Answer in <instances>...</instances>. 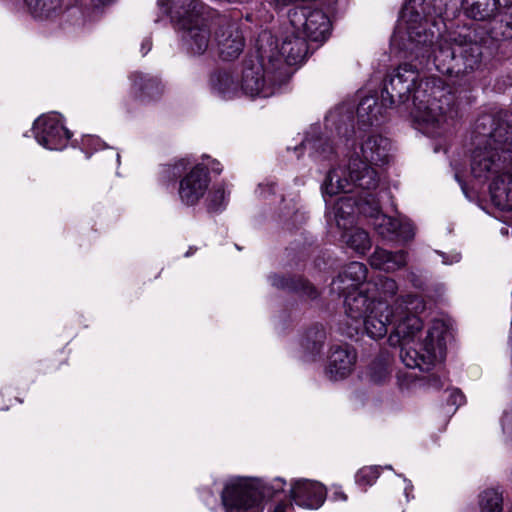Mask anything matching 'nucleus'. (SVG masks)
<instances>
[{
	"label": "nucleus",
	"instance_id": "f257e3e1",
	"mask_svg": "<svg viewBox=\"0 0 512 512\" xmlns=\"http://www.w3.org/2000/svg\"><path fill=\"white\" fill-rule=\"evenodd\" d=\"M419 73L403 63L386 76L381 90L383 105L393 108L406 104L412 94L411 116L420 123L443 128L453 125L459 110L455 94L438 77L418 81Z\"/></svg>",
	"mask_w": 512,
	"mask_h": 512
},
{
	"label": "nucleus",
	"instance_id": "f03ea898",
	"mask_svg": "<svg viewBox=\"0 0 512 512\" xmlns=\"http://www.w3.org/2000/svg\"><path fill=\"white\" fill-rule=\"evenodd\" d=\"M475 148L471 173L480 182L512 178V113L500 110L478 117L474 129Z\"/></svg>",
	"mask_w": 512,
	"mask_h": 512
},
{
	"label": "nucleus",
	"instance_id": "7ed1b4c3",
	"mask_svg": "<svg viewBox=\"0 0 512 512\" xmlns=\"http://www.w3.org/2000/svg\"><path fill=\"white\" fill-rule=\"evenodd\" d=\"M423 328L419 316L406 314L397 322L394 332L388 337L390 345H400V359L408 368L430 371L436 362L443 361L446 354L447 327L441 320H435L422 342L414 338Z\"/></svg>",
	"mask_w": 512,
	"mask_h": 512
},
{
	"label": "nucleus",
	"instance_id": "20e7f679",
	"mask_svg": "<svg viewBox=\"0 0 512 512\" xmlns=\"http://www.w3.org/2000/svg\"><path fill=\"white\" fill-rule=\"evenodd\" d=\"M430 53L436 69L451 77L473 73L483 62L482 45L462 34L439 39Z\"/></svg>",
	"mask_w": 512,
	"mask_h": 512
},
{
	"label": "nucleus",
	"instance_id": "39448f33",
	"mask_svg": "<svg viewBox=\"0 0 512 512\" xmlns=\"http://www.w3.org/2000/svg\"><path fill=\"white\" fill-rule=\"evenodd\" d=\"M286 481L275 478L268 483L262 479L237 477L229 480L221 493L226 512H263L264 501L284 491Z\"/></svg>",
	"mask_w": 512,
	"mask_h": 512
},
{
	"label": "nucleus",
	"instance_id": "423d86ee",
	"mask_svg": "<svg viewBox=\"0 0 512 512\" xmlns=\"http://www.w3.org/2000/svg\"><path fill=\"white\" fill-rule=\"evenodd\" d=\"M435 0H409L401 10V18L407 23L409 40L415 43L416 56L431 59V51L435 47L433 33L427 32L423 21L439 16L441 8H436Z\"/></svg>",
	"mask_w": 512,
	"mask_h": 512
},
{
	"label": "nucleus",
	"instance_id": "0eeeda50",
	"mask_svg": "<svg viewBox=\"0 0 512 512\" xmlns=\"http://www.w3.org/2000/svg\"><path fill=\"white\" fill-rule=\"evenodd\" d=\"M377 186V172L358 157H351L348 164V177L338 169H331L322 184V190L324 194L334 196L342 192L352 193L356 187L371 190Z\"/></svg>",
	"mask_w": 512,
	"mask_h": 512
},
{
	"label": "nucleus",
	"instance_id": "6e6552de",
	"mask_svg": "<svg viewBox=\"0 0 512 512\" xmlns=\"http://www.w3.org/2000/svg\"><path fill=\"white\" fill-rule=\"evenodd\" d=\"M288 19L294 31L310 41L323 42L330 35V19L320 9L297 6L289 10Z\"/></svg>",
	"mask_w": 512,
	"mask_h": 512
},
{
	"label": "nucleus",
	"instance_id": "1a4fd4ad",
	"mask_svg": "<svg viewBox=\"0 0 512 512\" xmlns=\"http://www.w3.org/2000/svg\"><path fill=\"white\" fill-rule=\"evenodd\" d=\"M216 24L214 41L219 57L223 61L237 59L245 47V38L239 25L227 16L219 17Z\"/></svg>",
	"mask_w": 512,
	"mask_h": 512
},
{
	"label": "nucleus",
	"instance_id": "9d476101",
	"mask_svg": "<svg viewBox=\"0 0 512 512\" xmlns=\"http://www.w3.org/2000/svg\"><path fill=\"white\" fill-rule=\"evenodd\" d=\"M280 81L271 78L263 65L252 60L246 61L242 72L241 91L250 97L268 98L275 93Z\"/></svg>",
	"mask_w": 512,
	"mask_h": 512
},
{
	"label": "nucleus",
	"instance_id": "9b49d317",
	"mask_svg": "<svg viewBox=\"0 0 512 512\" xmlns=\"http://www.w3.org/2000/svg\"><path fill=\"white\" fill-rule=\"evenodd\" d=\"M33 132L37 142L50 150H62L71 137L57 116L39 117L34 122Z\"/></svg>",
	"mask_w": 512,
	"mask_h": 512
},
{
	"label": "nucleus",
	"instance_id": "f8f14e48",
	"mask_svg": "<svg viewBox=\"0 0 512 512\" xmlns=\"http://www.w3.org/2000/svg\"><path fill=\"white\" fill-rule=\"evenodd\" d=\"M210 184L208 169L195 165L179 182L178 195L181 202L187 206L196 205L205 195Z\"/></svg>",
	"mask_w": 512,
	"mask_h": 512
},
{
	"label": "nucleus",
	"instance_id": "ddd939ff",
	"mask_svg": "<svg viewBox=\"0 0 512 512\" xmlns=\"http://www.w3.org/2000/svg\"><path fill=\"white\" fill-rule=\"evenodd\" d=\"M395 315L387 302L379 300L376 305L362 318L360 323H354L353 330L358 334L360 327L374 340L381 339L388 332V325L394 322Z\"/></svg>",
	"mask_w": 512,
	"mask_h": 512
},
{
	"label": "nucleus",
	"instance_id": "4468645a",
	"mask_svg": "<svg viewBox=\"0 0 512 512\" xmlns=\"http://www.w3.org/2000/svg\"><path fill=\"white\" fill-rule=\"evenodd\" d=\"M357 360L355 349L348 345H333L330 347L325 373L330 380L346 378L354 369Z\"/></svg>",
	"mask_w": 512,
	"mask_h": 512
},
{
	"label": "nucleus",
	"instance_id": "2eb2a0df",
	"mask_svg": "<svg viewBox=\"0 0 512 512\" xmlns=\"http://www.w3.org/2000/svg\"><path fill=\"white\" fill-rule=\"evenodd\" d=\"M327 495L323 484L309 479H298L291 483L290 497L296 505L306 509H318Z\"/></svg>",
	"mask_w": 512,
	"mask_h": 512
},
{
	"label": "nucleus",
	"instance_id": "dca6fc26",
	"mask_svg": "<svg viewBox=\"0 0 512 512\" xmlns=\"http://www.w3.org/2000/svg\"><path fill=\"white\" fill-rule=\"evenodd\" d=\"M374 210L377 213L375 229L383 239L407 242L414 238L415 231L412 223L380 214L378 207Z\"/></svg>",
	"mask_w": 512,
	"mask_h": 512
},
{
	"label": "nucleus",
	"instance_id": "f3484780",
	"mask_svg": "<svg viewBox=\"0 0 512 512\" xmlns=\"http://www.w3.org/2000/svg\"><path fill=\"white\" fill-rule=\"evenodd\" d=\"M376 296L369 289V285L360 287L358 291H349L344 298L345 313L354 323H360L362 318L377 304Z\"/></svg>",
	"mask_w": 512,
	"mask_h": 512
},
{
	"label": "nucleus",
	"instance_id": "a211bd4d",
	"mask_svg": "<svg viewBox=\"0 0 512 512\" xmlns=\"http://www.w3.org/2000/svg\"><path fill=\"white\" fill-rule=\"evenodd\" d=\"M390 148L391 143L388 138L379 134L370 135L360 147L363 159L357 154L354 157H358L368 167H371L368 163L384 165L389 161Z\"/></svg>",
	"mask_w": 512,
	"mask_h": 512
},
{
	"label": "nucleus",
	"instance_id": "6ab92c4d",
	"mask_svg": "<svg viewBox=\"0 0 512 512\" xmlns=\"http://www.w3.org/2000/svg\"><path fill=\"white\" fill-rule=\"evenodd\" d=\"M269 281L273 287L289 293H296L315 299L318 296L316 288L301 276L272 274Z\"/></svg>",
	"mask_w": 512,
	"mask_h": 512
},
{
	"label": "nucleus",
	"instance_id": "aec40b11",
	"mask_svg": "<svg viewBox=\"0 0 512 512\" xmlns=\"http://www.w3.org/2000/svg\"><path fill=\"white\" fill-rule=\"evenodd\" d=\"M366 277V266L361 262H351L332 280L330 290L335 294L343 293V283L345 282H349L350 286L368 285V282H365Z\"/></svg>",
	"mask_w": 512,
	"mask_h": 512
},
{
	"label": "nucleus",
	"instance_id": "412c9836",
	"mask_svg": "<svg viewBox=\"0 0 512 512\" xmlns=\"http://www.w3.org/2000/svg\"><path fill=\"white\" fill-rule=\"evenodd\" d=\"M408 253L404 250L390 252L382 248H376L369 258L373 268L386 272H393L406 266Z\"/></svg>",
	"mask_w": 512,
	"mask_h": 512
},
{
	"label": "nucleus",
	"instance_id": "4be33fe9",
	"mask_svg": "<svg viewBox=\"0 0 512 512\" xmlns=\"http://www.w3.org/2000/svg\"><path fill=\"white\" fill-rule=\"evenodd\" d=\"M300 33L286 36L283 40L279 53L288 65H297L302 63L308 54L307 39Z\"/></svg>",
	"mask_w": 512,
	"mask_h": 512
},
{
	"label": "nucleus",
	"instance_id": "5701e85b",
	"mask_svg": "<svg viewBox=\"0 0 512 512\" xmlns=\"http://www.w3.org/2000/svg\"><path fill=\"white\" fill-rule=\"evenodd\" d=\"M132 91L135 96L141 100L156 99L163 92V85L159 78L135 72L131 75Z\"/></svg>",
	"mask_w": 512,
	"mask_h": 512
},
{
	"label": "nucleus",
	"instance_id": "b1692460",
	"mask_svg": "<svg viewBox=\"0 0 512 512\" xmlns=\"http://www.w3.org/2000/svg\"><path fill=\"white\" fill-rule=\"evenodd\" d=\"M389 106L380 104L374 96H366L358 104L357 117L358 121L363 126H373L380 124L384 117V113Z\"/></svg>",
	"mask_w": 512,
	"mask_h": 512
},
{
	"label": "nucleus",
	"instance_id": "393cba45",
	"mask_svg": "<svg viewBox=\"0 0 512 512\" xmlns=\"http://www.w3.org/2000/svg\"><path fill=\"white\" fill-rule=\"evenodd\" d=\"M211 89L224 99H232L240 93L237 80L227 70H216L210 75Z\"/></svg>",
	"mask_w": 512,
	"mask_h": 512
},
{
	"label": "nucleus",
	"instance_id": "a878e982",
	"mask_svg": "<svg viewBox=\"0 0 512 512\" xmlns=\"http://www.w3.org/2000/svg\"><path fill=\"white\" fill-rule=\"evenodd\" d=\"M187 49L193 55H202L210 42V30L205 25L188 28L183 35Z\"/></svg>",
	"mask_w": 512,
	"mask_h": 512
},
{
	"label": "nucleus",
	"instance_id": "bb28decb",
	"mask_svg": "<svg viewBox=\"0 0 512 512\" xmlns=\"http://www.w3.org/2000/svg\"><path fill=\"white\" fill-rule=\"evenodd\" d=\"M467 17L485 21L493 17L498 9V0H462Z\"/></svg>",
	"mask_w": 512,
	"mask_h": 512
},
{
	"label": "nucleus",
	"instance_id": "cd10ccee",
	"mask_svg": "<svg viewBox=\"0 0 512 512\" xmlns=\"http://www.w3.org/2000/svg\"><path fill=\"white\" fill-rule=\"evenodd\" d=\"M390 365V353L388 351H381L368 365L366 377L375 384H382L390 377Z\"/></svg>",
	"mask_w": 512,
	"mask_h": 512
},
{
	"label": "nucleus",
	"instance_id": "c85d7f7f",
	"mask_svg": "<svg viewBox=\"0 0 512 512\" xmlns=\"http://www.w3.org/2000/svg\"><path fill=\"white\" fill-rule=\"evenodd\" d=\"M308 150L310 155L316 160H328L335 153V148L327 137L318 136L316 138L306 137L299 147L295 150Z\"/></svg>",
	"mask_w": 512,
	"mask_h": 512
},
{
	"label": "nucleus",
	"instance_id": "c756f323",
	"mask_svg": "<svg viewBox=\"0 0 512 512\" xmlns=\"http://www.w3.org/2000/svg\"><path fill=\"white\" fill-rule=\"evenodd\" d=\"M489 192L495 206L512 211V178L506 184L503 179H495L489 185Z\"/></svg>",
	"mask_w": 512,
	"mask_h": 512
},
{
	"label": "nucleus",
	"instance_id": "7c9ffc66",
	"mask_svg": "<svg viewBox=\"0 0 512 512\" xmlns=\"http://www.w3.org/2000/svg\"><path fill=\"white\" fill-rule=\"evenodd\" d=\"M34 18L47 20L61 13V0H24Z\"/></svg>",
	"mask_w": 512,
	"mask_h": 512
},
{
	"label": "nucleus",
	"instance_id": "2f4dec72",
	"mask_svg": "<svg viewBox=\"0 0 512 512\" xmlns=\"http://www.w3.org/2000/svg\"><path fill=\"white\" fill-rule=\"evenodd\" d=\"M326 341V331L322 325H313L304 334L303 349L312 357L319 355Z\"/></svg>",
	"mask_w": 512,
	"mask_h": 512
},
{
	"label": "nucleus",
	"instance_id": "473e14b6",
	"mask_svg": "<svg viewBox=\"0 0 512 512\" xmlns=\"http://www.w3.org/2000/svg\"><path fill=\"white\" fill-rule=\"evenodd\" d=\"M342 237L346 245L360 255L365 254L372 246L369 234L360 228L346 231Z\"/></svg>",
	"mask_w": 512,
	"mask_h": 512
},
{
	"label": "nucleus",
	"instance_id": "72a5a7b5",
	"mask_svg": "<svg viewBox=\"0 0 512 512\" xmlns=\"http://www.w3.org/2000/svg\"><path fill=\"white\" fill-rule=\"evenodd\" d=\"M188 162L185 159H179L173 163H167L160 167L158 180L162 185L175 183L186 171Z\"/></svg>",
	"mask_w": 512,
	"mask_h": 512
},
{
	"label": "nucleus",
	"instance_id": "f704fd0d",
	"mask_svg": "<svg viewBox=\"0 0 512 512\" xmlns=\"http://www.w3.org/2000/svg\"><path fill=\"white\" fill-rule=\"evenodd\" d=\"M369 289L377 300L386 302L388 298L396 295L398 285L396 281L388 277H380L375 283L368 282Z\"/></svg>",
	"mask_w": 512,
	"mask_h": 512
},
{
	"label": "nucleus",
	"instance_id": "c9c22d12",
	"mask_svg": "<svg viewBox=\"0 0 512 512\" xmlns=\"http://www.w3.org/2000/svg\"><path fill=\"white\" fill-rule=\"evenodd\" d=\"M481 512H502L503 496L496 489H487L480 494Z\"/></svg>",
	"mask_w": 512,
	"mask_h": 512
},
{
	"label": "nucleus",
	"instance_id": "e433bc0d",
	"mask_svg": "<svg viewBox=\"0 0 512 512\" xmlns=\"http://www.w3.org/2000/svg\"><path fill=\"white\" fill-rule=\"evenodd\" d=\"M227 196L224 187L222 185L214 187L209 193L207 208L211 212H219L225 206L227 202Z\"/></svg>",
	"mask_w": 512,
	"mask_h": 512
},
{
	"label": "nucleus",
	"instance_id": "4c0bfd02",
	"mask_svg": "<svg viewBox=\"0 0 512 512\" xmlns=\"http://www.w3.org/2000/svg\"><path fill=\"white\" fill-rule=\"evenodd\" d=\"M337 133L340 139H343L345 146L348 149H354L355 148V130L353 121L351 119H347V121L343 122L337 127Z\"/></svg>",
	"mask_w": 512,
	"mask_h": 512
},
{
	"label": "nucleus",
	"instance_id": "58836bf2",
	"mask_svg": "<svg viewBox=\"0 0 512 512\" xmlns=\"http://www.w3.org/2000/svg\"><path fill=\"white\" fill-rule=\"evenodd\" d=\"M380 472L377 467H364L356 474V482L359 485H372L379 477Z\"/></svg>",
	"mask_w": 512,
	"mask_h": 512
},
{
	"label": "nucleus",
	"instance_id": "ea45409f",
	"mask_svg": "<svg viewBox=\"0 0 512 512\" xmlns=\"http://www.w3.org/2000/svg\"><path fill=\"white\" fill-rule=\"evenodd\" d=\"M465 403V395L459 389H453L450 392L447 404L454 406L457 409Z\"/></svg>",
	"mask_w": 512,
	"mask_h": 512
},
{
	"label": "nucleus",
	"instance_id": "a19ab883",
	"mask_svg": "<svg viewBox=\"0 0 512 512\" xmlns=\"http://www.w3.org/2000/svg\"><path fill=\"white\" fill-rule=\"evenodd\" d=\"M405 302L408 305H413L412 309H415L416 311H418V310L423 311L425 309V304L417 296L408 295L407 300Z\"/></svg>",
	"mask_w": 512,
	"mask_h": 512
},
{
	"label": "nucleus",
	"instance_id": "79ce46f5",
	"mask_svg": "<svg viewBox=\"0 0 512 512\" xmlns=\"http://www.w3.org/2000/svg\"><path fill=\"white\" fill-rule=\"evenodd\" d=\"M426 383H427L428 387H431L434 389H440L443 387L441 378L436 374L428 375L426 378Z\"/></svg>",
	"mask_w": 512,
	"mask_h": 512
},
{
	"label": "nucleus",
	"instance_id": "37998d69",
	"mask_svg": "<svg viewBox=\"0 0 512 512\" xmlns=\"http://www.w3.org/2000/svg\"><path fill=\"white\" fill-rule=\"evenodd\" d=\"M157 5L164 15H168L170 13V4L169 0H158Z\"/></svg>",
	"mask_w": 512,
	"mask_h": 512
},
{
	"label": "nucleus",
	"instance_id": "c03bdc74",
	"mask_svg": "<svg viewBox=\"0 0 512 512\" xmlns=\"http://www.w3.org/2000/svg\"><path fill=\"white\" fill-rule=\"evenodd\" d=\"M343 293L341 294H337L338 296H343L345 298V296L349 293V291H358L360 289L361 286H350L349 285V282H345L343 283Z\"/></svg>",
	"mask_w": 512,
	"mask_h": 512
},
{
	"label": "nucleus",
	"instance_id": "a18cd8bd",
	"mask_svg": "<svg viewBox=\"0 0 512 512\" xmlns=\"http://www.w3.org/2000/svg\"><path fill=\"white\" fill-rule=\"evenodd\" d=\"M347 202H350V198H341L340 201L338 202V207H337V212H336V217H343L341 215V210H342V207L344 204H346Z\"/></svg>",
	"mask_w": 512,
	"mask_h": 512
},
{
	"label": "nucleus",
	"instance_id": "49530a36",
	"mask_svg": "<svg viewBox=\"0 0 512 512\" xmlns=\"http://www.w3.org/2000/svg\"><path fill=\"white\" fill-rule=\"evenodd\" d=\"M289 506H290V505H288V504H286V503H284V502L278 503V504L275 506V508H274L273 512H285V511H286V509H287Z\"/></svg>",
	"mask_w": 512,
	"mask_h": 512
},
{
	"label": "nucleus",
	"instance_id": "de8ad7c7",
	"mask_svg": "<svg viewBox=\"0 0 512 512\" xmlns=\"http://www.w3.org/2000/svg\"><path fill=\"white\" fill-rule=\"evenodd\" d=\"M333 497H334L335 500H342V501H346L347 500L346 494L344 492H342V491L334 492Z\"/></svg>",
	"mask_w": 512,
	"mask_h": 512
},
{
	"label": "nucleus",
	"instance_id": "09e8293b",
	"mask_svg": "<svg viewBox=\"0 0 512 512\" xmlns=\"http://www.w3.org/2000/svg\"><path fill=\"white\" fill-rule=\"evenodd\" d=\"M211 169H212L213 172H215L217 174H220L222 172V166L217 161L213 162V165H212Z\"/></svg>",
	"mask_w": 512,
	"mask_h": 512
},
{
	"label": "nucleus",
	"instance_id": "8fccbe9b",
	"mask_svg": "<svg viewBox=\"0 0 512 512\" xmlns=\"http://www.w3.org/2000/svg\"><path fill=\"white\" fill-rule=\"evenodd\" d=\"M150 49H151L150 41L146 40L145 42H143L142 48H141L143 55H145Z\"/></svg>",
	"mask_w": 512,
	"mask_h": 512
},
{
	"label": "nucleus",
	"instance_id": "3c124183",
	"mask_svg": "<svg viewBox=\"0 0 512 512\" xmlns=\"http://www.w3.org/2000/svg\"><path fill=\"white\" fill-rule=\"evenodd\" d=\"M184 2H188V6L191 7L193 10H196L199 2L197 0H184Z\"/></svg>",
	"mask_w": 512,
	"mask_h": 512
},
{
	"label": "nucleus",
	"instance_id": "603ef678",
	"mask_svg": "<svg viewBox=\"0 0 512 512\" xmlns=\"http://www.w3.org/2000/svg\"><path fill=\"white\" fill-rule=\"evenodd\" d=\"M348 335H349L350 337H353V333H352V332H348Z\"/></svg>",
	"mask_w": 512,
	"mask_h": 512
}]
</instances>
